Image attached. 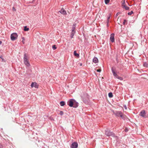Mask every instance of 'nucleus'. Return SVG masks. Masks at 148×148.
Wrapping results in <instances>:
<instances>
[{
  "instance_id": "nucleus-6",
  "label": "nucleus",
  "mask_w": 148,
  "mask_h": 148,
  "mask_svg": "<svg viewBox=\"0 0 148 148\" xmlns=\"http://www.w3.org/2000/svg\"><path fill=\"white\" fill-rule=\"evenodd\" d=\"M81 97L84 101H85L88 98V96L86 93H84L81 95Z\"/></svg>"
},
{
  "instance_id": "nucleus-30",
  "label": "nucleus",
  "mask_w": 148,
  "mask_h": 148,
  "mask_svg": "<svg viewBox=\"0 0 148 148\" xmlns=\"http://www.w3.org/2000/svg\"><path fill=\"white\" fill-rule=\"evenodd\" d=\"M0 58L2 60V61H3L4 60L3 58V56H0Z\"/></svg>"
},
{
  "instance_id": "nucleus-33",
  "label": "nucleus",
  "mask_w": 148,
  "mask_h": 148,
  "mask_svg": "<svg viewBox=\"0 0 148 148\" xmlns=\"http://www.w3.org/2000/svg\"><path fill=\"white\" fill-rule=\"evenodd\" d=\"M126 21L125 20H124V22H123V24H125V23L126 22Z\"/></svg>"
},
{
  "instance_id": "nucleus-24",
  "label": "nucleus",
  "mask_w": 148,
  "mask_h": 148,
  "mask_svg": "<svg viewBox=\"0 0 148 148\" xmlns=\"http://www.w3.org/2000/svg\"><path fill=\"white\" fill-rule=\"evenodd\" d=\"M110 14H109L108 15V18H107V22H108V23L109 22V19L110 18Z\"/></svg>"
},
{
  "instance_id": "nucleus-10",
  "label": "nucleus",
  "mask_w": 148,
  "mask_h": 148,
  "mask_svg": "<svg viewBox=\"0 0 148 148\" xmlns=\"http://www.w3.org/2000/svg\"><path fill=\"white\" fill-rule=\"evenodd\" d=\"M112 71L113 74L114 76L115 77V78H117L119 76L117 75L116 73L114 71L113 69V68H112Z\"/></svg>"
},
{
  "instance_id": "nucleus-19",
  "label": "nucleus",
  "mask_w": 148,
  "mask_h": 148,
  "mask_svg": "<svg viewBox=\"0 0 148 148\" xmlns=\"http://www.w3.org/2000/svg\"><path fill=\"white\" fill-rule=\"evenodd\" d=\"M143 66L145 67H148V64L146 62H145L143 64Z\"/></svg>"
},
{
  "instance_id": "nucleus-18",
  "label": "nucleus",
  "mask_w": 148,
  "mask_h": 148,
  "mask_svg": "<svg viewBox=\"0 0 148 148\" xmlns=\"http://www.w3.org/2000/svg\"><path fill=\"white\" fill-rule=\"evenodd\" d=\"M74 55L76 56H77V57H78L79 56V54H78V53H76V51H74Z\"/></svg>"
},
{
  "instance_id": "nucleus-17",
  "label": "nucleus",
  "mask_w": 148,
  "mask_h": 148,
  "mask_svg": "<svg viewBox=\"0 0 148 148\" xmlns=\"http://www.w3.org/2000/svg\"><path fill=\"white\" fill-rule=\"evenodd\" d=\"M75 32H71V38H73L74 34H75Z\"/></svg>"
},
{
  "instance_id": "nucleus-25",
  "label": "nucleus",
  "mask_w": 148,
  "mask_h": 148,
  "mask_svg": "<svg viewBox=\"0 0 148 148\" xmlns=\"http://www.w3.org/2000/svg\"><path fill=\"white\" fill-rule=\"evenodd\" d=\"M125 5V0H123V2L122 3V6Z\"/></svg>"
},
{
  "instance_id": "nucleus-13",
  "label": "nucleus",
  "mask_w": 148,
  "mask_h": 148,
  "mask_svg": "<svg viewBox=\"0 0 148 148\" xmlns=\"http://www.w3.org/2000/svg\"><path fill=\"white\" fill-rule=\"evenodd\" d=\"M98 60L97 58L96 57H95L93 59V62L95 63H96L98 62Z\"/></svg>"
},
{
  "instance_id": "nucleus-11",
  "label": "nucleus",
  "mask_w": 148,
  "mask_h": 148,
  "mask_svg": "<svg viewBox=\"0 0 148 148\" xmlns=\"http://www.w3.org/2000/svg\"><path fill=\"white\" fill-rule=\"evenodd\" d=\"M60 12L61 14L63 15H65L66 14V11L63 8H62L61 10L60 11Z\"/></svg>"
},
{
  "instance_id": "nucleus-38",
  "label": "nucleus",
  "mask_w": 148,
  "mask_h": 148,
  "mask_svg": "<svg viewBox=\"0 0 148 148\" xmlns=\"http://www.w3.org/2000/svg\"><path fill=\"white\" fill-rule=\"evenodd\" d=\"M2 43V42L1 41H0V45H1Z\"/></svg>"
},
{
  "instance_id": "nucleus-32",
  "label": "nucleus",
  "mask_w": 148,
  "mask_h": 148,
  "mask_svg": "<svg viewBox=\"0 0 148 148\" xmlns=\"http://www.w3.org/2000/svg\"><path fill=\"white\" fill-rule=\"evenodd\" d=\"M0 148H3V146L1 144H0Z\"/></svg>"
},
{
  "instance_id": "nucleus-1",
  "label": "nucleus",
  "mask_w": 148,
  "mask_h": 148,
  "mask_svg": "<svg viewBox=\"0 0 148 148\" xmlns=\"http://www.w3.org/2000/svg\"><path fill=\"white\" fill-rule=\"evenodd\" d=\"M113 112L114 114L116 116L121 117L122 119H124V116L121 112L117 111H113Z\"/></svg>"
},
{
  "instance_id": "nucleus-9",
  "label": "nucleus",
  "mask_w": 148,
  "mask_h": 148,
  "mask_svg": "<svg viewBox=\"0 0 148 148\" xmlns=\"http://www.w3.org/2000/svg\"><path fill=\"white\" fill-rule=\"evenodd\" d=\"M145 110H143L140 113V115L142 116V117L144 118H146V116H145Z\"/></svg>"
},
{
  "instance_id": "nucleus-22",
  "label": "nucleus",
  "mask_w": 148,
  "mask_h": 148,
  "mask_svg": "<svg viewBox=\"0 0 148 148\" xmlns=\"http://www.w3.org/2000/svg\"><path fill=\"white\" fill-rule=\"evenodd\" d=\"M75 27L73 26L72 27V32H75Z\"/></svg>"
},
{
  "instance_id": "nucleus-2",
  "label": "nucleus",
  "mask_w": 148,
  "mask_h": 148,
  "mask_svg": "<svg viewBox=\"0 0 148 148\" xmlns=\"http://www.w3.org/2000/svg\"><path fill=\"white\" fill-rule=\"evenodd\" d=\"M24 63L27 67H29L30 66L29 62L28 60L27 56L25 54L23 57Z\"/></svg>"
},
{
  "instance_id": "nucleus-29",
  "label": "nucleus",
  "mask_w": 148,
  "mask_h": 148,
  "mask_svg": "<svg viewBox=\"0 0 148 148\" xmlns=\"http://www.w3.org/2000/svg\"><path fill=\"white\" fill-rule=\"evenodd\" d=\"M63 114V112L62 111H60V114L61 115H62Z\"/></svg>"
},
{
  "instance_id": "nucleus-27",
  "label": "nucleus",
  "mask_w": 148,
  "mask_h": 148,
  "mask_svg": "<svg viewBox=\"0 0 148 148\" xmlns=\"http://www.w3.org/2000/svg\"><path fill=\"white\" fill-rule=\"evenodd\" d=\"M52 49L53 50H55L56 49V45H54L52 46Z\"/></svg>"
},
{
  "instance_id": "nucleus-40",
  "label": "nucleus",
  "mask_w": 148,
  "mask_h": 148,
  "mask_svg": "<svg viewBox=\"0 0 148 148\" xmlns=\"http://www.w3.org/2000/svg\"><path fill=\"white\" fill-rule=\"evenodd\" d=\"M116 15H118L117 13V14H116Z\"/></svg>"
},
{
  "instance_id": "nucleus-3",
  "label": "nucleus",
  "mask_w": 148,
  "mask_h": 148,
  "mask_svg": "<svg viewBox=\"0 0 148 148\" xmlns=\"http://www.w3.org/2000/svg\"><path fill=\"white\" fill-rule=\"evenodd\" d=\"M105 134L107 136H112L113 137L115 136V134L112 132H111L109 130H107L105 131Z\"/></svg>"
},
{
  "instance_id": "nucleus-7",
  "label": "nucleus",
  "mask_w": 148,
  "mask_h": 148,
  "mask_svg": "<svg viewBox=\"0 0 148 148\" xmlns=\"http://www.w3.org/2000/svg\"><path fill=\"white\" fill-rule=\"evenodd\" d=\"M78 145L77 143L74 142L72 144L71 147V148H77Z\"/></svg>"
},
{
  "instance_id": "nucleus-12",
  "label": "nucleus",
  "mask_w": 148,
  "mask_h": 148,
  "mask_svg": "<svg viewBox=\"0 0 148 148\" xmlns=\"http://www.w3.org/2000/svg\"><path fill=\"white\" fill-rule=\"evenodd\" d=\"M78 106V103L76 102L75 100V101L74 102V103L73 104V106L74 108H76Z\"/></svg>"
},
{
  "instance_id": "nucleus-37",
  "label": "nucleus",
  "mask_w": 148,
  "mask_h": 148,
  "mask_svg": "<svg viewBox=\"0 0 148 148\" xmlns=\"http://www.w3.org/2000/svg\"><path fill=\"white\" fill-rule=\"evenodd\" d=\"M82 63H80V66H82Z\"/></svg>"
},
{
  "instance_id": "nucleus-28",
  "label": "nucleus",
  "mask_w": 148,
  "mask_h": 148,
  "mask_svg": "<svg viewBox=\"0 0 148 148\" xmlns=\"http://www.w3.org/2000/svg\"><path fill=\"white\" fill-rule=\"evenodd\" d=\"M117 79H120L121 80H123V78L121 77H119H119H118L117 78Z\"/></svg>"
},
{
  "instance_id": "nucleus-21",
  "label": "nucleus",
  "mask_w": 148,
  "mask_h": 148,
  "mask_svg": "<svg viewBox=\"0 0 148 148\" xmlns=\"http://www.w3.org/2000/svg\"><path fill=\"white\" fill-rule=\"evenodd\" d=\"M29 30V28L27 27L26 26H25L24 28V30L25 31H28Z\"/></svg>"
},
{
  "instance_id": "nucleus-20",
  "label": "nucleus",
  "mask_w": 148,
  "mask_h": 148,
  "mask_svg": "<svg viewBox=\"0 0 148 148\" xmlns=\"http://www.w3.org/2000/svg\"><path fill=\"white\" fill-rule=\"evenodd\" d=\"M112 93V92H109L108 94V96L110 98L112 97H113Z\"/></svg>"
},
{
  "instance_id": "nucleus-5",
  "label": "nucleus",
  "mask_w": 148,
  "mask_h": 148,
  "mask_svg": "<svg viewBox=\"0 0 148 148\" xmlns=\"http://www.w3.org/2000/svg\"><path fill=\"white\" fill-rule=\"evenodd\" d=\"M75 101V100L73 99H71L69 100L67 102L68 105L71 107H72L73 106V104L74 102Z\"/></svg>"
},
{
  "instance_id": "nucleus-26",
  "label": "nucleus",
  "mask_w": 148,
  "mask_h": 148,
  "mask_svg": "<svg viewBox=\"0 0 148 148\" xmlns=\"http://www.w3.org/2000/svg\"><path fill=\"white\" fill-rule=\"evenodd\" d=\"M133 13V11H131V12H129L128 13V14L129 15H131Z\"/></svg>"
},
{
  "instance_id": "nucleus-8",
  "label": "nucleus",
  "mask_w": 148,
  "mask_h": 148,
  "mask_svg": "<svg viewBox=\"0 0 148 148\" xmlns=\"http://www.w3.org/2000/svg\"><path fill=\"white\" fill-rule=\"evenodd\" d=\"M114 34L113 33L110 35V39L111 41L112 42H113L114 41Z\"/></svg>"
},
{
  "instance_id": "nucleus-31",
  "label": "nucleus",
  "mask_w": 148,
  "mask_h": 148,
  "mask_svg": "<svg viewBox=\"0 0 148 148\" xmlns=\"http://www.w3.org/2000/svg\"><path fill=\"white\" fill-rule=\"evenodd\" d=\"M12 10L13 11H16V9H15V8H14V7H13Z\"/></svg>"
},
{
  "instance_id": "nucleus-15",
  "label": "nucleus",
  "mask_w": 148,
  "mask_h": 148,
  "mask_svg": "<svg viewBox=\"0 0 148 148\" xmlns=\"http://www.w3.org/2000/svg\"><path fill=\"white\" fill-rule=\"evenodd\" d=\"M36 85L37 84L36 83L32 82L31 85V86L32 87H34L35 88H36Z\"/></svg>"
},
{
  "instance_id": "nucleus-14",
  "label": "nucleus",
  "mask_w": 148,
  "mask_h": 148,
  "mask_svg": "<svg viewBox=\"0 0 148 148\" xmlns=\"http://www.w3.org/2000/svg\"><path fill=\"white\" fill-rule=\"evenodd\" d=\"M122 6L123 8L125 9L126 10H128L130 8L129 7L127 6L126 4Z\"/></svg>"
},
{
  "instance_id": "nucleus-16",
  "label": "nucleus",
  "mask_w": 148,
  "mask_h": 148,
  "mask_svg": "<svg viewBox=\"0 0 148 148\" xmlns=\"http://www.w3.org/2000/svg\"><path fill=\"white\" fill-rule=\"evenodd\" d=\"M65 103L64 101H61L60 103V104L61 106H63L65 104Z\"/></svg>"
},
{
  "instance_id": "nucleus-39",
  "label": "nucleus",
  "mask_w": 148,
  "mask_h": 148,
  "mask_svg": "<svg viewBox=\"0 0 148 148\" xmlns=\"http://www.w3.org/2000/svg\"><path fill=\"white\" fill-rule=\"evenodd\" d=\"M116 15H118L117 13V14H116Z\"/></svg>"
},
{
  "instance_id": "nucleus-36",
  "label": "nucleus",
  "mask_w": 148,
  "mask_h": 148,
  "mask_svg": "<svg viewBox=\"0 0 148 148\" xmlns=\"http://www.w3.org/2000/svg\"><path fill=\"white\" fill-rule=\"evenodd\" d=\"M125 131L126 132H127V129H125Z\"/></svg>"
},
{
  "instance_id": "nucleus-23",
  "label": "nucleus",
  "mask_w": 148,
  "mask_h": 148,
  "mask_svg": "<svg viewBox=\"0 0 148 148\" xmlns=\"http://www.w3.org/2000/svg\"><path fill=\"white\" fill-rule=\"evenodd\" d=\"M104 1L105 3L107 4L110 2V0H104Z\"/></svg>"
},
{
  "instance_id": "nucleus-4",
  "label": "nucleus",
  "mask_w": 148,
  "mask_h": 148,
  "mask_svg": "<svg viewBox=\"0 0 148 148\" xmlns=\"http://www.w3.org/2000/svg\"><path fill=\"white\" fill-rule=\"evenodd\" d=\"M18 37V35L17 33H14L12 34L11 35V38L12 40H14L17 39Z\"/></svg>"
},
{
  "instance_id": "nucleus-34",
  "label": "nucleus",
  "mask_w": 148,
  "mask_h": 148,
  "mask_svg": "<svg viewBox=\"0 0 148 148\" xmlns=\"http://www.w3.org/2000/svg\"><path fill=\"white\" fill-rule=\"evenodd\" d=\"M124 107L125 108V109L126 110L127 109V107L126 105H124Z\"/></svg>"
},
{
  "instance_id": "nucleus-35",
  "label": "nucleus",
  "mask_w": 148,
  "mask_h": 148,
  "mask_svg": "<svg viewBox=\"0 0 148 148\" xmlns=\"http://www.w3.org/2000/svg\"><path fill=\"white\" fill-rule=\"evenodd\" d=\"M101 71V70L100 69L97 70V71L98 72H100Z\"/></svg>"
}]
</instances>
